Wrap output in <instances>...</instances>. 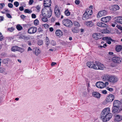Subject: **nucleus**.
Segmentation results:
<instances>
[{"instance_id":"1","label":"nucleus","mask_w":122,"mask_h":122,"mask_svg":"<svg viewBox=\"0 0 122 122\" xmlns=\"http://www.w3.org/2000/svg\"><path fill=\"white\" fill-rule=\"evenodd\" d=\"M112 114L110 113L109 107L104 109L102 111L101 114V118L102 119L103 122H106L109 121L112 118Z\"/></svg>"},{"instance_id":"2","label":"nucleus","mask_w":122,"mask_h":122,"mask_svg":"<svg viewBox=\"0 0 122 122\" xmlns=\"http://www.w3.org/2000/svg\"><path fill=\"white\" fill-rule=\"evenodd\" d=\"M86 65L89 68L95 69L103 70V65L97 61H95V64L92 62L88 61L86 63Z\"/></svg>"},{"instance_id":"3","label":"nucleus","mask_w":122,"mask_h":122,"mask_svg":"<svg viewBox=\"0 0 122 122\" xmlns=\"http://www.w3.org/2000/svg\"><path fill=\"white\" fill-rule=\"evenodd\" d=\"M62 23L65 26L69 28L71 27L73 25L72 21L71 20L68 19L62 20Z\"/></svg>"},{"instance_id":"4","label":"nucleus","mask_w":122,"mask_h":122,"mask_svg":"<svg viewBox=\"0 0 122 122\" xmlns=\"http://www.w3.org/2000/svg\"><path fill=\"white\" fill-rule=\"evenodd\" d=\"M61 8L58 6L56 5L54 8V12L56 16L59 18L61 14V11L60 10Z\"/></svg>"},{"instance_id":"5","label":"nucleus","mask_w":122,"mask_h":122,"mask_svg":"<svg viewBox=\"0 0 122 122\" xmlns=\"http://www.w3.org/2000/svg\"><path fill=\"white\" fill-rule=\"evenodd\" d=\"M122 59L118 57H114L112 59V61L115 63L120 64L122 63Z\"/></svg>"},{"instance_id":"6","label":"nucleus","mask_w":122,"mask_h":122,"mask_svg":"<svg viewBox=\"0 0 122 122\" xmlns=\"http://www.w3.org/2000/svg\"><path fill=\"white\" fill-rule=\"evenodd\" d=\"M109 78V81L112 83H115L118 81L117 78L114 76L110 75Z\"/></svg>"},{"instance_id":"7","label":"nucleus","mask_w":122,"mask_h":122,"mask_svg":"<svg viewBox=\"0 0 122 122\" xmlns=\"http://www.w3.org/2000/svg\"><path fill=\"white\" fill-rule=\"evenodd\" d=\"M37 28L35 27H32L28 29V33L29 34H34L37 31Z\"/></svg>"},{"instance_id":"8","label":"nucleus","mask_w":122,"mask_h":122,"mask_svg":"<svg viewBox=\"0 0 122 122\" xmlns=\"http://www.w3.org/2000/svg\"><path fill=\"white\" fill-rule=\"evenodd\" d=\"M107 11L105 10H103L99 12L97 15L98 18H99L102 16L106 15L107 13Z\"/></svg>"},{"instance_id":"9","label":"nucleus","mask_w":122,"mask_h":122,"mask_svg":"<svg viewBox=\"0 0 122 122\" xmlns=\"http://www.w3.org/2000/svg\"><path fill=\"white\" fill-rule=\"evenodd\" d=\"M114 98V96L112 94H110L107 97L106 99V101L107 102H110L112 101Z\"/></svg>"},{"instance_id":"10","label":"nucleus","mask_w":122,"mask_h":122,"mask_svg":"<svg viewBox=\"0 0 122 122\" xmlns=\"http://www.w3.org/2000/svg\"><path fill=\"white\" fill-rule=\"evenodd\" d=\"M51 0H44V6L47 9L51 8L50 6L51 4Z\"/></svg>"},{"instance_id":"11","label":"nucleus","mask_w":122,"mask_h":122,"mask_svg":"<svg viewBox=\"0 0 122 122\" xmlns=\"http://www.w3.org/2000/svg\"><path fill=\"white\" fill-rule=\"evenodd\" d=\"M119 107L113 106L112 108V112L113 114H117L120 112Z\"/></svg>"},{"instance_id":"12","label":"nucleus","mask_w":122,"mask_h":122,"mask_svg":"<svg viewBox=\"0 0 122 122\" xmlns=\"http://www.w3.org/2000/svg\"><path fill=\"white\" fill-rule=\"evenodd\" d=\"M96 86L100 88H102L105 87L104 83L102 81L97 82L96 84Z\"/></svg>"},{"instance_id":"13","label":"nucleus","mask_w":122,"mask_h":122,"mask_svg":"<svg viewBox=\"0 0 122 122\" xmlns=\"http://www.w3.org/2000/svg\"><path fill=\"white\" fill-rule=\"evenodd\" d=\"M111 19V17L110 16H108L102 18L101 19V20L104 22L106 23L110 21Z\"/></svg>"},{"instance_id":"14","label":"nucleus","mask_w":122,"mask_h":122,"mask_svg":"<svg viewBox=\"0 0 122 122\" xmlns=\"http://www.w3.org/2000/svg\"><path fill=\"white\" fill-rule=\"evenodd\" d=\"M45 10H48V9H47L46 8L44 7L42 10L41 14L43 16L47 17L48 11H46Z\"/></svg>"},{"instance_id":"15","label":"nucleus","mask_w":122,"mask_h":122,"mask_svg":"<svg viewBox=\"0 0 122 122\" xmlns=\"http://www.w3.org/2000/svg\"><path fill=\"white\" fill-rule=\"evenodd\" d=\"M101 34L100 33H94L92 34V37L95 40H98L101 38L100 36Z\"/></svg>"},{"instance_id":"16","label":"nucleus","mask_w":122,"mask_h":122,"mask_svg":"<svg viewBox=\"0 0 122 122\" xmlns=\"http://www.w3.org/2000/svg\"><path fill=\"white\" fill-rule=\"evenodd\" d=\"M92 95L94 97L99 98L101 97V94L98 92H94L92 93Z\"/></svg>"},{"instance_id":"17","label":"nucleus","mask_w":122,"mask_h":122,"mask_svg":"<svg viewBox=\"0 0 122 122\" xmlns=\"http://www.w3.org/2000/svg\"><path fill=\"white\" fill-rule=\"evenodd\" d=\"M116 22L122 24V17L120 16L117 17L115 18Z\"/></svg>"},{"instance_id":"18","label":"nucleus","mask_w":122,"mask_h":122,"mask_svg":"<svg viewBox=\"0 0 122 122\" xmlns=\"http://www.w3.org/2000/svg\"><path fill=\"white\" fill-rule=\"evenodd\" d=\"M115 49L117 52H120L122 50V45H116L115 46Z\"/></svg>"},{"instance_id":"19","label":"nucleus","mask_w":122,"mask_h":122,"mask_svg":"<svg viewBox=\"0 0 122 122\" xmlns=\"http://www.w3.org/2000/svg\"><path fill=\"white\" fill-rule=\"evenodd\" d=\"M91 17L85 12L83 15L82 19L83 20H85L90 18Z\"/></svg>"},{"instance_id":"20","label":"nucleus","mask_w":122,"mask_h":122,"mask_svg":"<svg viewBox=\"0 0 122 122\" xmlns=\"http://www.w3.org/2000/svg\"><path fill=\"white\" fill-rule=\"evenodd\" d=\"M85 12L91 16L93 13L92 10L89 8L87 9L86 10Z\"/></svg>"},{"instance_id":"21","label":"nucleus","mask_w":122,"mask_h":122,"mask_svg":"<svg viewBox=\"0 0 122 122\" xmlns=\"http://www.w3.org/2000/svg\"><path fill=\"white\" fill-rule=\"evenodd\" d=\"M55 33L56 35L59 37H60L63 35L62 31L60 30H57L56 31Z\"/></svg>"},{"instance_id":"22","label":"nucleus","mask_w":122,"mask_h":122,"mask_svg":"<svg viewBox=\"0 0 122 122\" xmlns=\"http://www.w3.org/2000/svg\"><path fill=\"white\" fill-rule=\"evenodd\" d=\"M122 120V117L119 115H117L116 116L114 120L116 121L119 122Z\"/></svg>"},{"instance_id":"23","label":"nucleus","mask_w":122,"mask_h":122,"mask_svg":"<svg viewBox=\"0 0 122 122\" xmlns=\"http://www.w3.org/2000/svg\"><path fill=\"white\" fill-rule=\"evenodd\" d=\"M86 25L89 27H92L94 25V23L91 21H87L86 23Z\"/></svg>"},{"instance_id":"24","label":"nucleus","mask_w":122,"mask_h":122,"mask_svg":"<svg viewBox=\"0 0 122 122\" xmlns=\"http://www.w3.org/2000/svg\"><path fill=\"white\" fill-rule=\"evenodd\" d=\"M45 10L48 11L47 17L48 18H50L51 15L52 11L51 8L48 9V10Z\"/></svg>"},{"instance_id":"25","label":"nucleus","mask_w":122,"mask_h":122,"mask_svg":"<svg viewBox=\"0 0 122 122\" xmlns=\"http://www.w3.org/2000/svg\"><path fill=\"white\" fill-rule=\"evenodd\" d=\"M40 51L37 48H35V50L33 51V53H35V54L36 56L38 55L40 53Z\"/></svg>"},{"instance_id":"26","label":"nucleus","mask_w":122,"mask_h":122,"mask_svg":"<svg viewBox=\"0 0 122 122\" xmlns=\"http://www.w3.org/2000/svg\"><path fill=\"white\" fill-rule=\"evenodd\" d=\"M97 25L101 27H105L106 26V24L102 22H98L97 23Z\"/></svg>"},{"instance_id":"27","label":"nucleus","mask_w":122,"mask_h":122,"mask_svg":"<svg viewBox=\"0 0 122 122\" xmlns=\"http://www.w3.org/2000/svg\"><path fill=\"white\" fill-rule=\"evenodd\" d=\"M119 102L118 100H114L113 103V106L119 107V103H118Z\"/></svg>"},{"instance_id":"28","label":"nucleus","mask_w":122,"mask_h":122,"mask_svg":"<svg viewBox=\"0 0 122 122\" xmlns=\"http://www.w3.org/2000/svg\"><path fill=\"white\" fill-rule=\"evenodd\" d=\"M110 75H106L103 77V80L104 81H109V77Z\"/></svg>"},{"instance_id":"29","label":"nucleus","mask_w":122,"mask_h":122,"mask_svg":"<svg viewBox=\"0 0 122 122\" xmlns=\"http://www.w3.org/2000/svg\"><path fill=\"white\" fill-rule=\"evenodd\" d=\"M110 31L107 28L103 29L102 31V33L104 34L109 33Z\"/></svg>"},{"instance_id":"30","label":"nucleus","mask_w":122,"mask_h":122,"mask_svg":"<svg viewBox=\"0 0 122 122\" xmlns=\"http://www.w3.org/2000/svg\"><path fill=\"white\" fill-rule=\"evenodd\" d=\"M113 10L114 11L118 10L119 9V6L117 5H115L113 6Z\"/></svg>"},{"instance_id":"31","label":"nucleus","mask_w":122,"mask_h":122,"mask_svg":"<svg viewBox=\"0 0 122 122\" xmlns=\"http://www.w3.org/2000/svg\"><path fill=\"white\" fill-rule=\"evenodd\" d=\"M19 47L17 46H13L12 47L11 50L12 51L14 52H15L16 51H18Z\"/></svg>"},{"instance_id":"32","label":"nucleus","mask_w":122,"mask_h":122,"mask_svg":"<svg viewBox=\"0 0 122 122\" xmlns=\"http://www.w3.org/2000/svg\"><path fill=\"white\" fill-rule=\"evenodd\" d=\"M16 28L19 31L20 30L23 29L22 27L20 25H17L16 26Z\"/></svg>"},{"instance_id":"33","label":"nucleus","mask_w":122,"mask_h":122,"mask_svg":"<svg viewBox=\"0 0 122 122\" xmlns=\"http://www.w3.org/2000/svg\"><path fill=\"white\" fill-rule=\"evenodd\" d=\"M71 30L73 32L76 33L78 32V31L77 28L76 27H74V28H72L71 29Z\"/></svg>"},{"instance_id":"34","label":"nucleus","mask_w":122,"mask_h":122,"mask_svg":"<svg viewBox=\"0 0 122 122\" xmlns=\"http://www.w3.org/2000/svg\"><path fill=\"white\" fill-rule=\"evenodd\" d=\"M24 12L25 13L30 14L32 13V11L31 10L26 9L24 10Z\"/></svg>"},{"instance_id":"35","label":"nucleus","mask_w":122,"mask_h":122,"mask_svg":"<svg viewBox=\"0 0 122 122\" xmlns=\"http://www.w3.org/2000/svg\"><path fill=\"white\" fill-rule=\"evenodd\" d=\"M5 69L3 67H0V73H3L5 72Z\"/></svg>"},{"instance_id":"36","label":"nucleus","mask_w":122,"mask_h":122,"mask_svg":"<svg viewBox=\"0 0 122 122\" xmlns=\"http://www.w3.org/2000/svg\"><path fill=\"white\" fill-rule=\"evenodd\" d=\"M39 21L37 19H36L34 20V23L35 25H37L39 24Z\"/></svg>"},{"instance_id":"37","label":"nucleus","mask_w":122,"mask_h":122,"mask_svg":"<svg viewBox=\"0 0 122 122\" xmlns=\"http://www.w3.org/2000/svg\"><path fill=\"white\" fill-rule=\"evenodd\" d=\"M42 20L44 22H46L48 21V20L47 18L45 17H42L41 18Z\"/></svg>"},{"instance_id":"38","label":"nucleus","mask_w":122,"mask_h":122,"mask_svg":"<svg viewBox=\"0 0 122 122\" xmlns=\"http://www.w3.org/2000/svg\"><path fill=\"white\" fill-rule=\"evenodd\" d=\"M65 14L67 16H68L70 15V12L67 10H66L65 12Z\"/></svg>"},{"instance_id":"39","label":"nucleus","mask_w":122,"mask_h":122,"mask_svg":"<svg viewBox=\"0 0 122 122\" xmlns=\"http://www.w3.org/2000/svg\"><path fill=\"white\" fill-rule=\"evenodd\" d=\"M73 24L75 26H79V23L77 21H74L73 22Z\"/></svg>"},{"instance_id":"40","label":"nucleus","mask_w":122,"mask_h":122,"mask_svg":"<svg viewBox=\"0 0 122 122\" xmlns=\"http://www.w3.org/2000/svg\"><path fill=\"white\" fill-rule=\"evenodd\" d=\"M24 50H25L24 49L20 47H19L18 51H20L22 53L24 52Z\"/></svg>"},{"instance_id":"41","label":"nucleus","mask_w":122,"mask_h":122,"mask_svg":"<svg viewBox=\"0 0 122 122\" xmlns=\"http://www.w3.org/2000/svg\"><path fill=\"white\" fill-rule=\"evenodd\" d=\"M14 5L16 7H18L19 5V2L17 1H15L14 3Z\"/></svg>"},{"instance_id":"42","label":"nucleus","mask_w":122,"mask_h":122,"mask_svg":"<svg viewBox=\"0 0 122 122\" xmlns=\"http://www.w3.org/2000/svg\"><path fill=\"white\" fill-rule=\"evenodd\" d=\"M26 37L25 36L21 35L19 36V38L20 39H25L26 38Z\"/></svg>"},{"instance_id":"43","label":"nucleus","mask_w":122,"mask_h":122,"mask_svg":"<svg viewBox=\"0 0 122 122\" xmlns=\"http://www.w3.org/2000/svg\"><path fill=\"white\" fill-rule=\"evenodd\" d=\"M35 7L37 10V11L39 12L40 11L41 8L39 5H37L36 7Z\"/></svg>"},{"instance_id":"44","label":"nucleus","mask_w":122,"mask_h":122,"mask_svg":"<svg viewBox=\"0 0 122 122\" xmlns=\"http://www.w3.org/2000/svg\"><path fill=\"white\" fill-rule=\"evenodd\" d=\"M43 26L46 29H47L49 27V25L47 24H43Z\"/></svg>"},{"instance_id":"45","label":"nucleus","mask_w":122,"mask_h":122,"mask_svg":"<svg viewBox=\"0 0 122 122\" xmlns=\"http://www.w3.org/2000/svg\"><path fill=\"white\" fill-rule=\"evenodd\" d=\"M43 31L41 27H40L38 29V31L39 32H42Z\"/></svg>"},{"instance_id":"46","label":"nucleus","mask_w":122,"mask_h":122,"mask_svg":"<svg viewBox=\"0 0 122 122\" xmlns=\"http://www.w3.org/2000/svg\"><path fill=\"white\" fill-rule=\"evenodd\" d=\"M5 5V4L4 3L0 4V8L2 9L3 8L4 6Z\"/></svg>"},{"instance_id":"47","label":"nucleus","mask_w":122,"mask_h":122,"mask_svg":"<svg viewBox=\"0 0 122 122\" xmlns=\"http://www.w3.org/2000/svg\"><path fill=\"white\" fill-rule=\"evenodd\" d=\"M8 7L10 8H12L13 6L12 4L11 3H9L8 4Z\"/></svg>"},{"instance_id":"48","label":"nucleus","mask_w":122,"mask_h":122,"mask_svg":"<svg viewBox=\"0 0 122 122\" xmlns=\"http://www.w3.org/2000/svg\"><path fill=\"white\" fill-rule=\"evenodd\" d=\"M6 16L9 18H12V16L9 13H7L6 14Z\"/></svg>"},{"instance_id":"49","label":"nucleus","mask_w":122,"mask_h":122,"mask_svg":"<svg viewBox=\"0 0 122 122\" xmlns=\"http://www.w3.org/2000/svg\"><path fill=\"white\" fill-rule=\"evenodd\" d=\"M8 30L11 32H12L14 30V29L13 27H11L10 28H8Z\"/></svg>"},{"instance_id":"50","label":"nucleus","mask_w":122,"mask_h":122,"mask_svg":"<svg viewBox=\"0 0 122 122\" xmlns=\"http://www.w3.org/2000/svg\"><path fill=\"white\" fill-rule=\"evenodd\" d=\"M43 42L42 41L40 40L39 41L38 45H42L43 44Z\"/></svg>"},{"instance_id":"51","label":"nucleus","mask_w":122,"mask_h":122,"mask_svg":"<svg viewBox=\"0 0 122 122\" xmlns=\"http://www.w3.org/2000/svg\"><path fill=\"white\" fill-rule=\"evenodd\" d=\"M31 17L33 18H35L36 17V16L35 14H32L31 15Z\"/></svg>"},{"instance_id":"52","label":"nucleus","mask_w":122,"mask_h":122,"mask_svg":"<svg viewBox=\"0 0 122 122\" xmlns=\"http://www.w3.org/2000/svg\"><path fill=\"white\" fill-rule=\"evenodd\" d=\"M19 10L21 11L23 10H24V8L23 6H21L19 8Z\"/></svg>"},{"instance_id":"53","label":"nucleus","mask_w":122,"mask_h":122,"mask_svg":"<svg viewBox=\"0 0 122 122\" xmlns=\"http://www.w3.org/2000/svg\"><path fill=\"white\" fill-rule=\"evenodd\" d=\"M75 3L76 5H78L80 3V0H75Z\"/></svg>"},{"instance_id":"54","label":"nucleus","mask_w":122,"mask_h":122,"mask_svg":"<svg viewBox=\"0 0 122 122\" xmlns=\"http://www.w3.org/2000/svg\"><path fill=\"white\" fill-rule=\"evenodd\" d=\"M4 39V37L3 36H0V41H2Z\"/></svg>"},{"instance_id":"55","label":"nucleus","mask_w":122,"mask_h":122,"mask_svg":"<svg viewBox=\"0 0 122 122\" xmlns=\"http://www.w3.org/2000/svg\"><path fill=\"white\" fill-rule=\"evenodd\" d=\"M34 0H29V4L30 5H31L33 2Z\"/></svg>"},{"instance_id":"56","label":"nucleus","mask_w":122,"mask_h":122,"mask_svg":"<svg viewBox=\"0 0 122 122\" xmlns=\"http://www.w3.org/2000/svg\"><path fill=\"white\" fill-rule=\"evenodd\" d=\"M46 44V46L47 47L48 46V45L49 44V41H46L45 42Z\"/></svg>"},{"instance_id":"57","label":"nucleus","mask_w":122,"mask_h":122,"mask_svg":"<svg viewBox=\"0 0 122 122\" xmlns=\"http://www.w3.org/2000/svg\"><path fill=\"white\" fill-rule=\"evenodd\" d=\"M115 25H116V24L115 23H112L111 25L112 27H114L115 26Z\"/></svg>"},{"instance_id":"58","label":"nucleus","mask_w":122,"mask_h":122,"mask_svg":"<svg viewBox=\"0 0 122 122\" xmlns=\"http://www.w3.org/2000/svg\"><path fill=\"white\" fill-rule=\"evenodd\" d=\"M102 93L104 94H106L107 93V91L106 90H103Z\"/></svg>"},{"instance_id":"59","label":"nucleus","mask_w":122,"mask_h":122,"mask_svg":"<svg viewBox=\"0 0 122 122\" xmlns=\"http://www.w3.org/2000/svg\"><path fill=\"white\" fill-rule=\"evenodd\" d=\"M107 37H105L103 38L102 39L103 40H107Z\"/></svg>"},{"instance_id":"60","label":"nucleus","mask_w":122,"mask_h":122,"mask_svg":"<svg viewBox=\"0 0 122 122\" xmlns=\"http://www.w3.org/2000/svg\"><path fill=\"white\" fill-rule=\"evenodd\" d=\"M20 17L22 19H24L25 18V16L23 15H21Z\"/></svg>"},{"instance_id":"61","label":"nucleus","mask_w":122,"mask_h":122,"mask_svg":"<svg viewBox=\"0 0 122 122\" xmlns=\"http://www.w3.org/2000/svg\"><path fill=\"white\" fill-rule=\"evenodd\" d=\"M56 64V62H52L51 64V66H53Z\"/></svg>"},{"instance_id":"62","label":"nucleus","mask_w":122,"mask_h":122,"mask_svg":"<svg viewBox=\"0 0 122 122\" xmlns=\"http://www.w3.org/2000/svg\"><path fill=\"white\" fill-rule=\"evenodd\" d=\"M49 30L50 31H51V32H52V31H53V28L52 27H50L49 28Z\"/></svg>"},{"instance_id":"63","label":"nucleus","mask_w":122,"mask_h":122,"mask_svg":"<svg viewBox=\"0 0 122 122\" xmlns=\"http://www.w3.org/2000/svg\"><path fill=\"white\" fill-rule=\"evenodd\" d=\"M109 84V83L108 82H105L104 83V86L105 87H106L107 85H108Z\"/></svg>"},{"instance_id":"64","label":"nucleus","mask_w":122,"mask_h":122,"mask_svg":"<svg viewBox=\"0 0 122 122\" xmlns=\"http://www.w3.org/2000/svg\"><path fill=\"white\" fill-rule=\"evenodd\" d=\"M108 90L112 92L113 90V89L112 88H109Z\"/></svg>"}]
</instances>
